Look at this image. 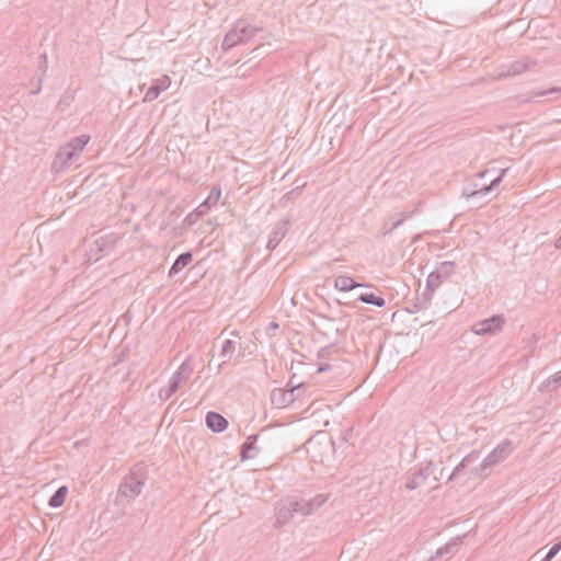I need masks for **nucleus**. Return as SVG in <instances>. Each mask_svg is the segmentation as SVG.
I'll return each mask as SVG.
<instances>
[{
	"label": "nucleus",
	"mask_w": 561,
	"mask_h": 561,
	"mask_svg": "<svg viewBox=\"0 0 561 561\" xmlns=\"http://www.w3.org/2000/svg\"><path fill=\"white\" fill-rule=\"evenodd\" d=\"M554 247L558 250H561V234L556 239Z\"/></svg>",
	"instance_id": "40"
},
{
	"label": "nucleus",
	"mask_w": 561,
	"mask_h": 561,
	"mask_svg": "<svg viewBox=\"0 0 561 561\" xmlns=\"http://www.w3.org/2000/svg\"><path fill=\"white\" fill-rule=\"evenodd\" d=\"M221 196L220 186H213L209 193V196L202 203V207L210 208L213 205H216Z\"/></svg>",
	"instance_id": "30"
},
{
	"label": "nucleus",
	"mask_w": 561,
	"mask_h": 561,
	"mask_svg": "<svg viewBox=\"0 0 561 561\" xmlns=\"http://www.w3.org/2000/svg\"><path fill=\"white\" fill-rule=\"evenodd\" d=\"M175 392H176V390L173 387H171L170 385H168L167 388L160 389L159 398L161 400L165 401V400H169Z\"/></svg>",
	"instance_id": "34"
},
{
	"label": "nucleus",
	"mask_w": 561,
	"mask_h": 561,
	"mask_svg": "<svg viewBox=\"0 0 561 561\" xmlns=\"http://www.w3.org/2000/svg\"><path fill=\"white\" fill-rule=\"evenodd\" d=\"M259 435H250L245 442L241 445L240 457L241 460H248L255 458L260 453V447L256 446Z\"/></svg>",
	"instance_id": "16"
},
{
	"label": "nucleus",
	"mask_w": 561,
	"mask_h": 561,
	"mask_svg": "<svg viewBox=\"0 0 561 561\" xmlns=\"http://www.w3.org/2000/svg\"><path fill=\"white\" fill-rule=\"evenodd\" d=\"M561 383V370L560 371H557L556 374H553L552 376H550L549 378H547L543 382H542V387H545L546 389H550L551 386H554L553 389L556 387H558L559 385Z\"/></svg>",
	"instance_id": "32"
},
{
	"label": "nucleus",
	"mask_w": 561,
	"mask_h": 561,
	"mask_svg": "<svg viewBox=\"0 0 561 561\" xmlns=\"http://www.w3.org/2000/svg\"><path fill=\"white\" fill-rule=\"evenodd\" d=\"M438 488V484L436 483L432 489L436 490Z\"/></svg>",
	"instance_id": "48"
},
{
	"label": "nucleus",
	"mask_w": 561,
	"mask_h": 561,
	"mask_svg": "<svg viewBox=\"0 0 561 561\" xmlns=\"http://www.w3.org/2000/svg\"><path fill=\"white\" fill-rule=\"evenodd\" d=\"M417 210L419 207L416 206L412 210L391 215L389 219H392V226H388V222H383L380 229V234L382 237L390 234L394 229L400 227L405 220L410 219L415 213H417Z\"/></svg>",
	"instance_id": "13"
},
{
	"label": "nucleus",
	"mask_w": 561,
	"mask_h": 561,
	"mask_svg": "<svg viewBox=\"0 0 561 561\" xmlns=\"http://www.w3.org/2000/svg\"><path fill=\"white\" fill-rule=\"evenodd\" d=\"M89 141H90V136L89 135H81V136L72 138L66 145L72 147L73 151H76V153L78 156H80L81 152L83 151L84 147L88 145Z\"/></svg>",
	"instance_id": "27"
},
{
	"label": "nucleus",
	"mask_w": 561,
	"mask_h": 561,
	"mask_svg": "<svg viewBox=\"0 0 561 561\" xmlns=\"http://www.w3.org/2000/svg\"><path fill=\"white\" fill-rule=\"evenodd\" d=\"M513 450L514 447L512 442L508 439L503 440L483 459V461L478 467L472 469L471 473L474 476L483 474L486 469L506 459Z\"/></svg>",
	"instance_id": "2"
},
{
	"label": "nucleus",
	"mask_w": 561,
	"mask_h": 561,
	"mask_svg": "<svg viewBox=\"0 0 561 561\" xmlns=\"http://www.w3.org/2000/svg\"><path fill=\"white\" fill-rule=\"evenodd\" d=\"M39 59L42 60L39 65V69L42 70V76L38 78L36 85H34V89L30 92L31 95H36L42 91V83L44 81V78L47 72V55L46 53H43L39 56Z\"/></svg>",
	"instance_id": "26"
},
{
	"label": "nucleus",
	"mask_w": 561,
	"mask_h": 561,
	"mask_svg": "<svg viewBox=\"0 0 561 561\" xmlns=\"http://www.w3.org/2000/svg\"><path fill=\"white\" fill-rule=\"evenodd\" d=\"M439 479H440V477H437V476H434V477H433L434 482H438V481H439Z\"/></svg>",
	"instance_id": "45"
},
{
	"label": "nucleus",
	"mask_w": 561,
	"mask_h": 561,
	"mask_svg": "<svg viewBox=\"0 0 561 561\" xmlns=\"http://www.w3.org/2000/svg\"><path fill=\"white\" fill-rule=\"evenodd\" d=\"M388 222V226H392V219H390V221H387Z\"/></svg>",
	"instance_id": "47"
},
{
	"label": "nucleus",
	"mask_w": 561,
	"mask_h": 561,
	"mask_svg": "<svg viewBox=\"0 0 561 561\" xmlns=\"http://www.w3.org/2000/svg\"><path fill=\"white\" fill-rule=\"evenodd\" d=\"M231 335L241 339L240 333L236 330L231 332Z\"/></svg>",
	"instance_id": "43"
},
{
	"label": "nucleus",
	"mask_w": 561,
	"mask_h": 561,
	"mask_svg": "<svg viewBox=\"0 0 561 561\" xmlns=\"http://www.w3.org/2000/svg\"><path fill=\"white\" fill-rule=\"evenodd\" d=\"M561 550V541L560 542H557L554 543L550 549L549 551L547 552L546 557L541 560V561H550L551 559H553L558 552Z\"/></svg>",
	"instance_id": "35"
},
{
	"label": "nucleus",
	"mask_w": 561,
	"mask_h": 561,
	"mask_svg": "<svg viewBox=\"0 0 561 561\" xmlns=\"http://www.w3.org/2000/svg\"><path fill=\"white\" fill-rule=\"evenodd\" d=\"M331 369V365L330 364H322L318 367L317 371L318 373H322V371H327V370H330Z\"/></svg>",
	"instance_id": "37"
},
{
	"label": "nucleus",
	"mask_w": 561,
	"mask_h": 561,
	"mask_svg": "<svg viewBox=\"0 0 561 561\" xmlns=\"http://www.w3.org/2000/svg\"><path fill=\"white\" fill-rule=\"evenodd\" d=\"M534 66H536L535 60L530 59L529 57H524L519 60H515L507 65L501 66L499 68L497 78L502 79L518 76Z\"/></svg>",
	"instance_id": "7"
},
{
	"label": "nucleus",
	"mask_w": 561,
	"mask_h": 561,
	"mask_svg": "<svg viewBox=\"0 0 561 561\" xmlns=\"http://www.w3.org/2000/svg\"><path fill=\"white\" fill-rule=\"evenodd\" d=\"M234 25L238 26V28H239V34H240L242 43L249 42L259 32L262 31L261 27H256V26H252V25L245 24L243 21H238Z\"/></svg>",
	"instance_id": "22"
},
{
	"label": "nucleus",
	"mask_w": 561,
	"mask_h": 561,
	"mask_svg": "<svg viewBox=\"0 0 561 561\" xmlns=\"http://www.w3.org/2000/svg\"><path fill=\"white\" fill-rule=\"evenodd\" d=\"M368 286L369 285L359 284L353 277L346 275H340L334 280V287L340 291H350L357 287Z\"/></svg>",
	"instance_id": "18"
},
{
	"label": "nucleus",
	"mask_w": 561,
	"mask_h": 561,
	"mask_svg": "<svg viewBox=\"0 0 561 561\" xmlns=\"http://www.w3.org/2000/svg\"><path fill=\"white\" fill-rule=\"evenodd\" d=\"M308 445H309L310 447L313 445V439H312V438H310V439L308 440Z\"/></svg>",
	"instance_id": "46"
},
{
	"label": "nucleus",
	"mask_w": 561,
	"mask_h": 561,
	"mask_svg": "<svg viewBox=\"0 0 561 561\" xmlns=\"http://www.w3.org/2000/svg\"><path fill=\"white\" fill-rule=\"evenodd\" d=\"M147 479V467L144 462L134 465L129 473L124 478L118 488V494L129 500L135 499L141 493Z\"/></svg>",
	"instance_id": "1"
},
{
	"label": "nucleus",
	"mask_w": 561,
	"mask_h": 561,
	"mask_svg": "<svg viewBox=\"0 0 561 561\" xmlns=\"http://www.w3.org/2000/svg\"><path fill=\"white\" fill-rule=\"evenodd\" d=\"M479 458L480 453L477 450H473L470 454H468L453 470V472L448 477V482L455 480L460 472H462L471 463L476 462Z\"/></svg>",
	"instance_id": "19"
},
{
	"label": "nucleus",
	"mask_w": 561,
	"mask_h": 561,
	"mask_svg": "<svg viewBox=\"0 0 561 561\" xmlns=\"http://www.w3.org/2000/svg\"><path fill=\"white\" fill-rule=\"evenodd\" d=\"M242 43L238 26H233L224 37L221 47L224 50H229L237 44Z\"/></svg>",
	"instance_id": "23"
},
{
	"label": "nucleus",
	"mask_w": 561,
	"mask_h": 561,
	"mask_svg": "<svg viewBox=\"0 0 561 561\" xmlns=\"http://www.w3.org/2000/svg\"><path fill=\"white\" fill-rule=\"evenodd\" d=\"M435 465L433 461L422 463L415 471L405 477V489L413 491L425 484L427 479L434 476Z\"/></svg>",
	"instance_id": "3"
},
{
	"label": "nucleus",
	"mask_w": 561,
	"mask_h": 561,
	"mask_svg": "<svg viewBox=\"0 0 561 561\" xmlns=\"http://www.w3.org/2000/svg\"><path fill=\"white\" fill-rule=\"evenodd\" d=\"M508 171V168L501 169L500 174L492 179L489 185H481L476 183H468L462 188V196L467 197L468 199L474 198V197H481L490 193L494 187H496L503 180L504 175Z\"/></svg>",
	"instance_id": "4"
},
{
	"label": "nucleus",
	"mask_w": 561,
	"mask_h": 561,
	"mask_svg": "<svg viewBox=\"0 0 561 561\" xmlns=\"http://www.w3.org/2000/svg\"><path fill=\"white\" fill-rule=\"evenodd\" d=\"M171 80L168 76H163L152 82L144 96V102L154 101L162 91L170 87Z\"/></svg>",
	"instance_id": "14"
},
{
	"label": "nucleus",
	"mask_w": 561,
	"mask_h": 561,
	"mask_svg": "<svg viewBox=\"0 0 561 561\" xmlns=\"http://www.w3.org/2000/svg\"><path fill=\"white\" fill-rule=\"evenodd\" d=\"M193 260L192 252L187 251L184 253H181L175 261L173 262L172 266L169 270V276L172 277L180 273L184 267H186Z\"/></svg>",
	"instance_id": "20"
},
{
	"label": "nucleus",
	"mask_w": 561,
	"mask_h": 561,
	"mask_svg": "<svg viewBox=\"0 0 561 561\" xmlns=\"http://www.w3.org/2000/svg\"><path fill=\"white\" fill-rule=\"evenodd\" d=\"M204 215L205 210H194L184 218V225L191 227Z\"/></svg>",
	"instance_id": "33"
},
{
	"label": "nucleus",
	"mask_w": 561,
	"mask_h": 561,
	"mask_svg": "<svg viewBox=\"0 0 561 561\" xmlns=\"http://www.w3.org/2000/svg\"><path fill=\"white\" fill-rule=\"evenodd\" d=\"M290 227V219L285 218L275 224L272 229V232L268 237V241L266 248L270 251L276 249V247L280 243V241L285 238Z\"/></svg>",
	"instance_id": "12"
},
{
	"label": "nucleus",
	"mask_w": 561,
	"mask_h": 561,
	"mask_svg": "<svg viewBox=\"0 0 561 561\" xmlns=\"http://www.w3.org/2000/svg\"><path fill=\"white\" fill-rule=\"evenodd\" d=\"M70 102V98L69 96H64L60 101H59V106H62L64 104L67 105L69 104Z\"/></svg>",
	"instance_id": "38"
},
{
	"label": "nucleus",
	"mask_w": 561,
	"mask_h": 561,
	"mask_svg": "<svg viewBox=\"0 0 561 561\" xmlns=\"http://www.w3.org/2000/svg\"><path fill=\"white\" fill-rule=\"evenodd\" d=\"M193 370L194 366L188 357L180 365L176 371L173 373L169 380V385L178 391L190 379Z\"/></svg>",
	"instance_id": "11"
},
{
	"label": "nucleus",
	"mask_w": 561,
	"mask_h": 561,
	"mask_svg": "<svg viewBox=\"0 0 561 561\" xmlns=\"http://www.w3.org/2000/svg\"><path fill=\"white\" fill-rule=\"evenodd\" d=\"M209 208L207 207H202V204L195 209V210H205V214L207 213Z\"/></svg>",
	"instance_id": "42"
},
{
	"label": "nucleus",
	"mask_w": 561,
	"mask_h": 561,
	"mask_svg": "<svg viewBox=\"0 0 561 561\" xmlns=\"http://www.w3.org/2000/svg\"><path fill=\"white\" fill-rule=\"evenodd\" d=\"M327 354H329V348H328V347L322 348V350L318 353V356H319V358H323Z\"/></svg>",
	"instance_id": "39"
},
{
	"label": "nucleus",
	"mask_w": 561,
	"mask_h": 561,
	"mask_svg": "<svg viewBox=\"0 0 561 561\" xmlns=\"http://www.w3.org/2000/svg\"><path fill=\"white\" fill-rule=\"evenodd\" d=\"M295 515L296 512L291 508V502L288 500L278 507L276 513V524L279 526L286 525Z\"/></svg>",
	"instance_id": "17"
},
{
	"label": "nucleus",
	"mask_w": 561,
	"mask_h": 561,
	"mask_svg": "<svg viewBox=\"0 0 561 561\" xmlns=\"http://www.w3.org/2000/svg\"><path fill=\"white\" fill-rule=\"evenodd\" d=\"M68 494V488L66 485L59 486L56 492L49 497L48 505L57 508L62 506Z\"/></svg>",
	"instance_id": "24"
},
{
	"label": "nucleus",
	"mask_w": 561,
	"mask_h": 561,
	"mask_svg": "<svg viewBox=\"0 0 561 561\" xmlns=\"http://www.w3.org/2000/svg\"><path fill=\"white\" fill-rule=\"evenodd\" d=\"M444 282L445 279L435 270L430 273L426 279L425 291L423 293L422 298H417L415 304L417 310H424L428 307L434 290L438 288Z\"/></svg>",
	"instance_id": "8"
},
{
	"label": "nucleus",
	"mask_w": 561,
	"mask_h": 561,
	"mask_svg": "<svg viewBox=\"0 0 561 561\" xmlns=\"http://www.w3.org/2000/svg\"><path fill=\"white\" fill-rule=\"evenodd\" d=\"M301 385L291 387L290 389H274L271 393V401L277 408H284L294 403L299 398V389Z\"/></svg>",
	"instance_id": "9"
},
{
	"label": "nucleus",
	"mask_w": 561,
	"mask_h": 561,
	"mask_svg": "<svg viewBox=\"0 0 561 561\" xmlns=\"http://www.w3.org/2000/svg\"><path fill=\"white\" fill-rule=\"evenodd\" d=\"M456 264L451 261H445L440 262L435 271L439 273V275L446 280L450 277L451 274L455 272Z\"/></svg>",
	"instance_id": "29"
},
{
	"label": "nucleus",
	"mask_w": 561,
	"mask_h": 561,
	"mask_svg": "<svg viewBox=\"0 0 561 561\" xmlns=\"http://www.w3.org/2000/svg\"><path fill=\"white\" fill-rule=\"evenodd\" d=\"M457 542H448L446 543L445 546L438 548L435 552L434 556L431 557L430 561H432L433 559H438V558H442L448 553L451 552L453 548L456 547Z\"/></svg>",
	"instance_id": "31"
},
{
	"label": "nucleus",
	"mask_w": 561,
	"mask_h": 561,
	"mask_svg": "<svg viewBox=\"0 0 561 561\" xmlns=\"http://www.w3.org/2000/svg\"><path fill=\"white\" fill-rule=\"evenodd\" d=\"M489 172H490V170H485V171H483V172H480V173L478 174V176H479V178H483V176H485Z\"/></svg>",
	"instance_id": "41"
},
{
	"label": "nucleus",
	"mask_w": 561,
	"mask_h": 561,
	"mask_svg": "<svg viewBox=\"0 0 561 561\" xmlns=\"http://www.w3.org/2000/svg\"><path fill=\"white\" fill-rule=\"evenodd\" d=\"M236 351H237V342L236 341H233V340L224 341L222 346H221V352H220V357H222L224 359L218 365V371H220L222 366L226 365L231 359V357L233 356Z\"/></svg>",
	"instance_id": "21"
},
{
	"label": "nucleus",
	"mask_w": 561,
	"mask_h": 561,
	"mask_svg": "<svg viewBox=\"0 0 561 561\" xmlns=\"http://www.w3.org/2000/svg\"><path fill=\"white\" fill-rule=\"evenodd\" d=\"M357 300L360 302H364V304L374 305L379 308H381L386 305L385 298H382L381 296H377L374 293L360 294L358 296Z\"/></svg>",
	"instance_id": "25"
},
{
	"label": "nucleus",
	"mask_w": 561,
	"mask_h": 561,
	"mask_svg": "<svg viewBox=\"0 0 561 561\" xmlns=\"http://www.w3.org/2000/svg\"><path fill=\"white\" fill-rule=\"evenodd\" d=\"M505 323L502 314H494L488 319L477 322L472 327V331L477 335L495 334L500 332Z\"/></svg>",
	"instance_id": "6"
},
{
	"label": "nucleus",
	"mask_w": 561,
	"mask_h": 561,
	"mask_svg": "<svg viewBox=\"0 0 561 561\" xmlns=\"http://www.w3.org/2000/svg\"><path fill=\"white\" fill-rule=\"evenodd\" d=\"M270 327H271L272 329H277V328H278V324H277L276 322H271V323H270Z\"/></svg>",
	"instance_id": "44"
},
{
	"label": "nucleus",
	"mask_w": 561,
	"mask_h": 561,
	"mask_svg": "<svg viewBox=\"0 0 561 561\" xmlns=\"http://www.w3.org/2000/svg\"><path fill=\"white\" fill-rule=\"evenodd\" d=\"M206 425L215 433H221L228 427V420L218 412L209 411L205 417Z\"/></svg>",
	"instance_id": "15"
},
{
	"label": "nucleus",
	"mask_w": 561,
	"mask_h": 561,
	"mask_svg": "<svg viewBox=\"0 0 561 561\" xmlns=\"http://www.w3.org/2000/svg\"><path fill=\"white\" fill-rule=\"evenodd\" d=\"M291 502V508L295 510L296 514L307 516L319 510L325 502L327 495L318 494L310 500H289Z\"/></svg>",
	"instance_id": "5"
},
{
	"label": "nucleus",
	"mask_w": 561,
	"mask_h": 561,
	"mask_svg": "<svg viewBox=\"0 0 561 561\" xmlns=\"http://www.w3.org/2000/svg\"><path fill=\"white\" fill-rule=\"evenodd\" d=\"M560 92H561V87H554V88H551V89L545 90V91L529 92L527 98H523L522 95H518L516 99L518 100L519 103H526V102H529L530 100H533L534 98L545 96L548 94L560 93Z\"/></svg>",
	"instance_id": "28"
},
{
	"label": "nucleus",
	"mask_w": 561,
	"mask_h": 561,
	"mask_svg": "<svg viewBox=\"0 0 561 561\" xmlns=\"http://www.w3.org/2000/svg\"><path fill=\"white\" fill-rule=\"evenodd\" d=\"M78 157L72 147L67 145L61 146L53 161V171L56 173L65 171L71 164L72 160Z\"/></svg>",
	"instance_id": "10"
},
{
	"label": "nucleus",
	"mask_w": 561,
	"mask_h": 561,
	"mask_svg": "<svg viewBox=\"0 0 561 561\" xmlns=\"http://www.w3.org/2000/svg\"><path fill=\"white\" fill-rule=\"evenodd\" d=\"M352 432H353L352 428L342 432L341 433V439L346 442L348 439V436L352 434Z\"/></svg>",
	"instance_id": "36"
}]
</instances>
